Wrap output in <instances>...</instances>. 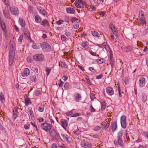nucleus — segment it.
<instances>
[{"label":"nucleus","mask_w":148,"mask_h":148,"mask_svg":"<svg viewBox=\"0 0 148 148\" xmlns=\"http://www.w3.org/2000/svg\"><path fill=\"white\" fill-rule=\"evenodd\" d=\"M139 18L140 21L143 23H145L146 22L145 21L144 12L142 10L139 11Z\"/></svg>","instance_id":"obj_6"},{"label":"nucleus","mask_w":148,"mask_h":148,"mask_svg":"<svg viewBox=\"0 0 148 148\" xmlns=\"http://www.w3.org/2000/svg\"><path fill=\"white\" fill-rule=\"evenodd\" d=\"M8 6L12 14L15 16L18 15L19 14V11L17 7L14 6L11 7L9 4H8Z\"/></svg>","instance_id":"obj_4"},{"label":"nucleus","mask_w":148,"mask_h":148,"mask_svg":"<svg viewBox=\"0 0 148 148\" xmlns=\"http://www.w3.org/2000/svg\"><path fill=\"white\" fill-rule=\"evenodd\" d=\"M74 4L75 6L78 8H82L84 7V6L81 5L79 4V2L77 1H75Z\"/></svg>","instance_id":"obj_24"},{"label":"nucleus","mask_w":148,"mask_h":148,"mask_svg":"<svg viewBox=\"0 0 148 148\" xmlns=\"http://www.w3.org/2000/svg\"><path fill=\"white\" fill-rule=\"evenodd\" d=\"M30 80L32 82H35L36 81V78L34 75L31 74L29 77Z\"/></svg>","instance_id":"obj_27"},{"label":"nucleus","mask_w":148,"mask_h":148,"mask_svg":"<svg viewBox=\"0 0 148 148\" xmlns=\"http://www.w3.org/2000/svg\"><path fill=\"white\" fill-rule=\"evenodd\" d=\"M109 26L112 31L115 30V27L112 24H110Z\"/></svg>","instance_id":"obj_55"},{"label":"nucleus","mask_w":148,"mask_h":148,"mask_svg":"<svg viewBox=\"0 0 148 148\" xmlns=\"http://www.w3.org/2000/svg\"><path fill=\"white\" fill-rule=\"evenodd\" d=\"M81 145L82 147L85 148H90L92 147V145L91 144L87 142H81Z\"/></svg>","instance_id":"obj_8"},{"label":"nucleus","mask_w":148,"mask_h":148,"mask_svg":"<svg viewBox=\"0 0 148 148\" xmlns=\"http://www.w3.org/2000/svg\"><path fill=\"white\" fill-rule=\"evenodd\" d=\"M130 78L128 77H125V78L124 82L126 84H128L129 82Z\"/></svg>","instance_id":"obj_42"},{"label":"nucleus","mask_w":148,"mask_h":148,"mask_svg":"<svg viewBox=\"0 0 148 148\" xmlns=\"http://www.w3.org/2000/svg\"><path fill=\"white\" fill-rule=\"evenodd\" d=\"M64 21L62 19H60L59 20L57 21H56V23L58 25H60L63 23Z\"/></svg>","instance_id":"obj_41"},{"label":"nucleus","mask_w":148,"mask_h":148,"mask_svg":"<svg viewBox=\"0 0 148 148\" xmlns=\"http://www.w3.org/2000/svg\"><path fill=\"white\" fill-rule=\"evenodd\" d=\"M75 100L77 102H79L81 100L82 97L81 95L78 92H76L74 94Z\"/></svg>","instance_id":"obj_15"},{"label":"nucleus","mask_w":148,"mask_h":148,"mask_svg":"<svg viewBox=\"0 0 148 148\" xmlns=\"http://www.w3.org/2000/svg\"><path fill=\"white\" fill-rule=\"evenodd\" d=\"M3 12L4 16L6 18L8 19L10 18L9 15V14L8 13V11L7 10H3Z\"/></svg>","instance_id":"obj_23"},{"label":"nucleus","mask_w":148,"mask_h":148,"mask_svg":"<svg viewBox=\"0 0 148 148\" xmlns=\"http://www.w3.org/2000/svg\"><path fill=\"white\" fill-rule=\"evenodd\" d=\"M90 111L92 112H94L95 111V109L94 108L92 105H90Z\"/></svg>","instance_id":"obj_46"},{"label":"nucleus","mask_w":148,"mask_h":148,"mask_svg":"<svg viewBox=\"0 0 148 148\" xmlns=\"http://www.w3.org/2000/svg\"><path fill=\"white\" fill-rule=\"evenodd\" d=\"M148 32V27L144 29L142 32L143 34L145 35Z\"/></svg>","instance_id":"obj_44"},{"label":"nucleus","mask_w":148,"mask_h":148,"mask_svg":"<svg viewBox=\"0 0 148 148\" xmlns=\"http://www.w3.org/2000/svg\"><path fill=\"white\" fill-rule=\"evenodd\" d=\"M47 72V75H48L51 71V69H50L47 68L45 70Z\"/></svg>","instance_id":"obj_50"},{"label":"nucleus","mask_w":148,"mask_h":148,"mask_svg":"<svg viewBox=\"0 0 148 148\" xmlns=\"http://www.w3.org/2000/svg\"><path fill=\"white\" fill-rule=\"evenodd\" d=\"M78 1L81 3V5H83L84 6L86 3L83 0H78Z\"/></svg>","instance_id":"obj_52"},{"label":"nucleus","mask_w":148,"mask_h":148,"mask_svg":"<svg viewBox=\"0 0 148 148\" xmlns=\"http://www.w3.org/2000/svg\"><path fill=\"white\" fill-rule=\"evenodd\" d=\"M73 113L72 111H70L67 112L66 113V114L67 116H70Z\"/></svg>","instance_id":"obj_60"},{"label":"nucleus","mask_w":148,"mask_h":148,"mask_svg":"<svg viewBox=\"0 0 148 148\" xmlns=\"http://www.w3.org/2000/svg\"><path fill=\"white\" fill-rule=\"evenodd\" d=\"M0 24L2 29L6 28L5 25L3 21L1 19H0Z\"/></svg>","instance_id":"obj_29"},{"label":"nucleus","mask_w":148,"mask_h":148,"mask_svg":"<svg viewBox=\"0 0 148 148\" xmlns=\"http://www.w3.org/2000/svg\"><path fill=\"white\" fill-rule=\"evenodd\" d=\"M32 48L36 49H39L40 48V45L38 44H34L32 45Z\"/></svg>","instance_id":"obj_31"},{"label":"nucleus","mask_w":148,"mask_h":148,"mask_svg":"<svg viewBox=\"0 0 148 148\" xmlns=\"http://www.w3.org/2000/svg\"><path fill=\"white\" fill-rule=\"evenodd\" d=\"M101 127L99 126H97L94 128V130L95 131H97L100 130Z\"/></svg>","instance_id":"obj_61"},{"label":"nucleus","mask_w":148,"mask_h":148,"mask_svg":"<svg viewBox=\"0 0 148 148\" xmlns=\"http://www.w3.org/2000/svg\"><path fill=\"white\" fill-rule=\"evenodd\" d=\"M147 96L146 95H143L142 98V100L144 102H145L147 100Z\"/></svg>","instance_id":"obj_43"},{"label":"nucleus","mask_w":148,"mask_h":148,"mask_svg":"<svg viewBox=\"0 0 148 148\" xmlns=\"http://www.w3.org/2000/svg\"><path fill=\"white\" fill-rule=\"evenodd\" d=\"M80 115V114L78 113H76L73 114L72 116V117H77Z\"/></svg>","instance_id":"obj_48"},{"label":"nucleus","mask_w":148,"mask_h":148,"mask_svg":"<svg viewBox=\"0 0 148 148\" xmlns=\"http://www.w3.org/2000/svg\"><path fill=\"white\" fill-rule=\"evenodd\" d=\"M51 148H57V146L56 144L55 143L53 144L51 146Z\"/></svg>","instance_id":"obj_63"},{"label":"nucleus","mask_w":148,"mask_h":148,"mask_svg":"<svg viewBox=\"0 0 148 148\" xmlns=\"http://www.w3.org/2000/svg\"><path fill=\"white\" fill-rule=\"evenodd\" d=\"M69 84L67 82H66L65 84L64 87L65 89H67L69 88Z\"/></svg>","instance_id":"obj_53"},{"label":"nucleus","mask_w":148,"mask_h":148,"mask_svg":"<svg viewBox=\"0 0 148 148\" xmlns=\"http://www.w3.org/2000/svg\"><path fill=\"white\" fill-rule=\"evenodd\" d=\"M89 70L93 73H95L96 72V70L94 68L91 67L89 68Z\"/></svg>","instance_id":"obj_49"},{"label":"nucleus","mask_w":148,"mask_h":148,"mask_svg":"<svg viewBox=\"0 0 148 148\" xmlns=\"http://www.w3.org/2000/svg\"><path fill=\"white\" fill-rule=\"evenodd\" d=\"M25 102L26 105H28L31 103L30 99L28 98H27L25 99Z\"/></svg>","instance_id":"obj_37"},{"label":"nucleus","mask_w":148,"mask_h":148,"mask_svg":"<svg viewBox=\"0 0 148 148\" xmlns=\"http://www.w3.org/2000/svg\"><path fill=\"white\" fill-rule=\"evenodd\" d=\"M15 56V52L13 49L9 51V64L10 66L12 65L13 63Z\"/></svg>","instance_id":"obj_2"},{"label":"nucleus","mask_w":148,"mask_h":148,"mask_svg":"<svg viewBox=\"0 0 148 148\" xmlns=\"http://www.w3.org/2000/svg\"><path fill=\"white\" fill-rule=\"evenodd\" d=\"M33 7L32 6H30L29 7V11L30 13L32 14H33L34 12L33 11Z\"/></svg>","instance_id":"obj_38"},{"label":"nucleus","mask_w":148,"mask_h":148,"mask_svg":"<svg viewBox=\"0 0 148 148\" xmlns=\"http://www.w3.org/2000/svg\"><path fill=\"white\" fill-rule=\"evenodd\" d=\"M81 46L82 47L85 49H88V43L86 41L83 42L81 44Z\"/></svg>","instance_id":"obj_26"},{"label":"nucleus","mask_w":148,"mask_h":148,"mask_svg":"<svg viewBox=\"0 0 148 148\" xmlns=\"http://www.w3.org/2000/svg\"><path fill=\"white\" fill-rule=\"evenodd\" d=\"M51 125L49 123H44L40 125L41 128L46 131H49L51 128Z\"/></svg>","instance_id":"obj_3"},{"label":"nucleus","mask_w":148,"mask_h":148,"mask_svg":"<svg viewBox=\"0 0 148 148\" xmlns=\"http://www.w3.org/2000/svg\"><path fill=\"white\" fill-rule=\"evenodd\" d=\"M101 105L102 110H104L106 108V103L104 101H102L101 102Z\"/></svg>","instance_id":"obj_25"},{"label":"nucleus","mask_w":148,"mask_h":148,"mask_svg":"<svg viewBox=\"0 0 148 148\" xmlns=\"http://www.w3.org/2000/svg\"><path fill=\"white\" fill-rule=\"evenodd\" d=\"M74 28L75 29H77L79 27V25L78 23L75 24L73 25Z\"/></svg>","instance_id":"obj_57"},{"label":"nucleus","mask_w":148,"mask_h":148,"mask_svg":"<svg viewBox=\"0 0 148 148\" xmlns=\"http://www.w3.org/2000/svg\"><path fill=\"white\" fill-rule=\"evenodd\" d=\"M3 30L4 32L5 37L7 39H9L10 35V33L6 30V28L3 29Z\"/></svg>","instance_id":"obj_21"},{"label":"nucleus","mask_w":148,"mask_h":148,"mask_svg":"<svg viewBox=\"0 0 148 148\" xmlns=\"http://www.w3.org/2000/svg\"><path fill=\"white\" fill-rule=\"evenodd\" d=\"M62 124V125L63 128L65 129V128L68 125L67 121V120L64 119H62L60 121Z\"/></svg>","instance_id":"obj_16"},{"label":"nucleus","mask_w":148,"mask_h":148,"mask_svg":"<svg viewBox=\"0 0 148 148\" xmlns=\"http://www.w3.org/2000/svg\"><path fill=\"white\" fill-rule=\"evenodd\" d=\"M122 51L124 52H128L131 51V50L128 48L127 47H121Z\"/></svg>","instance_id":"obj_34"},{"label":"nucleus","mask_w":148,"mask_h":148,"mask_svg":"<svg viewBox=\"0 0 148 148\" xmlns=\"http://www.w3.org/2000/svg\"><path fill=\"white\" fill-rule=\"evenodd\" d=\"M37 9L40 13L44 16L46 15V12L45 10L42 7L40 6H38Z\"/></svg>","instance_id":"obj_13"},{"label":"nucleus","mask_w":148,"mask_h":148,"mask_svg":"<svg viewBox=\"0 0 148 148\" xmlns=\"http://www.w3.org/2000/svg\"><path fill=\"white\" fill-rule=\"evenodd\" d=\"M126 116L124 115L122 116L121 118V126L123 128H125L126 127Z\"/></svg>","instance_id":"obj_7"},{"label":"nucleus","mask_w":148,"mask_h":148,"mask_svg":"<svg viewBox=\"0 0 148 148\" xmlns=\"http://www.w3.org/2000/svg\"><path fill=\"white\" fill-rule=\"evenodd\" d=\"M90 97L92 100H93L95 98V95L92 93L91 94Z\"/></svg>","instance_id":"obj_54"},{"label":"nucleus","mask_w":148,"mask_h":148,"mask_svg":"<svg viewBox=\"0 0 148 148\" xmlns=\"http://www.w3.org/2000/svg\"><path fill=\"white\" fill-rule=\"evenodd\" d=\"M29 113L32 119H33L34 118V115L31 108L29 109Z\"/></svg>","instance_id":"obj_32"},{"label":"nucleus","mask_w":148,"mask_h":148,"mask_svg":"<svg viewBox=\"0 0 148 148\" xmlns=\"http://www.w3.org/2000/svg\"><path fill=\"white\" fill-rule=\"evenodd\" d=\"M33 59L36 61H42L44 59V56L41 54H38L34 55L33 57Z\"/></svg>","instance_id":"obj_5"},{"label":"nucleus","mask_w":148,"mask_h":148,"mask_svg":"<svg viewBox=\"0 0 148 148\" xmlns=\"http://www.w3.org/2000/svg\"><path fill=\"white\" fill-rule=\"evenodd\" d=\"M34 19L37 23H40L41 21L42 18L39 15H36Z\"/></svg>","instance_id":"obj_19"},{"label":"nucleus","mask_w":148,"mask_h":148,"mask_svg":"<svg viewBox=\"0 0 148 148\" xmlns=\"http://www.w3.org/2000/svg\"><path fill=\"white\" fill-rule=\"evenodd\" d=\"M102 47H103L106 49L108 47V46L107 45L106 42H105L102 44Z\"/></svg>","instance_id":"obj_45"},{"label":"nucleus","mask_w":148,"mask_h":148,"mask_svg":"<svg viewBox=\"0 0 148 148\" xmlns=\"http://www.w3.org/2000/svg\"><path fill=\"white\" fill-rule=\"evenodd\" d=\"M123 135L122 132L121 131L119 132L118 134L117 137L118 138H121Z\"/></svg>","instance_id":"obj_51"},{"label":"nucleus","mask_w":148,"mask_h":148,"mask_svg":"<svg viewBox=\"0 0 148 148\" xmlns=\"http://www.w3.org/2000/svg\"><path fill=\"white\" fill-rule=\"evenodd\" d=\"M61 136L63 137L64 139L67 140H68L69 136L68 135L66 134H61Z\"/></svg>","instance_id":"obj_39"},{"label":"nucleus","mask_w":148,"mask_h":148,"mask_svg":"<svg viewBox=\"0 0 148 148\" xmlns=\"http://www.w3.org/2000/svg\"><path fill=\"white\" fill-rule=\"evenodd\" d=\"M45 105L44 104L41 105L38 108V111L40 112H42L43 111Z\"/></svg>","instance_id":"obj_30"},{"label":"nucleus","mask_w":148,"mask_h":148,"mask_svg":"<svg viewBox=\"0 0 148 148\" xmlns=\"http://www.w3.org/2000/svg\"><path fill=\"white\" fill-rule=\"evenodd\" d=\"M40 46L43 51L48 52L51 50L50 46L47 43L42 42L40 44Z\"/></svg>","instance_id":"obj_1"},{"label":"nucleus","mask_w":148,"mask_h":148,"mask_svg":"<svg viewBox=\"0 0 148 148\" xmlns=\"http://www.w3.org/2000/svg\"><path fill=\"white\" fill-rule=\"evenodd\" d=\"M24 34L25 36L27 37L30 36V33L28 31H25L24 32Z\"/></svg>","instance_id":"obj_59"},{"label":"nucleus","mask_w":148,"mask_h":148,"mask_svg":"<svg viewBox=\"0 0 148 148\" xmlns=\"http://www.w3.org/2000/svg\"><path fill=\"white\" fill-rule=\"evenodd\" d=\"M104 60L102 59H97L96 60V61L99 64H101L104 62Z\"/></svg>","instance_id":"obj_36"},{"label":"nucleus","mask_w":148,"mask_h":148,"mask_svg":"<svg viewBox=\"0 0 148 148\" xmlns=\"http://www.w3.org/2000/svg\"><path fill=\"white\" fill-rule=\"evenodd\" d=\"M145 84V79L144 77H141L139 81V85L140 87H143Z\"/></svg>","instance_id":"obj_9"},{"label":"nucleus","mask_w":148,"mask_h":148,"mask_svg":"<svg viewBox=\"0 0 148 148\" xmlns=\"http://www.w3.org/2000/svg\"><path fill=\"white\" fill-rule=\"evenodd\" d=\"M117 127V121H115L112 124V132H114L116 130Z\"/></svg>","instance_id":"obj_17"},{"label":"nucleus","mask_w":148,"mask_h":148,"mask_svg":"<svg viewBox=\"0 0 148 148\" xmlns=\"http://www.w3.org/2000/svg\"><path fill=\"white\" fill-rule=\"evenodd\" d=\"M41 25L44 26H48L49 25L48 21L45 19L42 21Z\"/></svg>","instance_id":"obj_20"},{"label":"nucleus","mask_w":148,"mask_h":148,"mask_svg":"<svg viewBox=\"0 0 148 148\" xmlns=\"http://www.w3.org/2000/svg\"><path fill=\"white\" fill-rule=\"evenodd\" d=\"M113 34L116 37H117L118 36V33L117 31L116 30H115L113 31Z\"/></svg>","instance_id":"obj_56"},{"label":"nucleus","mask_w":148,"mask_h":148,"mask_svg":"<svg viewBox=\"0 0 148 148\" xmlns=\"http://www.w3.org/2000/svg\"><path fill=\"white\" fill-rule=\"evenodd\" d=\"M77 20L79 21L75 18H72L71 21L72 23L74 22L75 21H77Z\"/></svg>","instance_id":"obj_62"},{"label":"nucleus","mask_w":148,"mask_h":148,"mask_svg":"<svg viewBox=\"0 0 148 148\" xmlns=\"http://www.w3.org/2000/svg\"><path fill=\"white\" fill-rule=\"evenodd\" d=\"M61 38L62 40L63 41L65 42L68 40L67 38L63 35H61Z\"/></svg>","instance_id":"obj_35"},{"label":"nucleus","mask_w":148,"mask_h":148,"mask_svg":"<svg viewBox=\"0 0 148 148\" xmlns=\"http://www.w3.org/2000/svg\"><path fill=\"white\" fill-rule=\"evenodd\" d=\"M66 11L67 12L69 13L74 14L75 12V9L71 8H67Z\"/></svg>","instance_id":"obj_18"},{"label":"nucleus","mask_w":148,"mask_h":148,"mask_svg":"<svg viewBox=\"0 0 148 148\" xmlns=\"http://www.w3.org/2000/svg\"><path fill=\"white\" fill-rule=\"evenodd\" d=\"M92 34L93 36L94 37H96L97 38H99V34L98 33L96 32H92Z\"/></svg>","instance_id":"obj_33"},{"label":"nucleus","mask_w":148,"mask_h":148,"mask_svg":"<svg viewBox=\"0 0 148 148\" xmlns=\"http://www.w3.org/2000/svg\"><path fill=\"white\" fill-rule=\"evenodd\" d=\"M29 73V70L28 68H25L21 72V74L23 77L27 76Z\"/></svg>","instance_id":"obj_11"},{"label":"nucleus","mask_w":148,"mask_h":148,"mask_svg":"<svg viewBox=\"0 0 148 148\" xmlns=\"http://www.w3.org/2000/svg\"><path fill=\"white\" fill-rule=\"evenodd\" d=\"M110 64L112 67H114V62L113 60L111 59L110 60Z\"/></svg>","instance_id":"obj_47"},{"label":"nucleus","mask_w":148,"mask_h":148,"mask_svg":"<svg viewBox=\"0 0 148 148\" xmlns=\"http://www.w3.org/2000/svg\"><path fill=\"white\" fill-rule=\"evenodd\" d=\"M106 91L108 95L112 96L114 94V91L113 88L111 87H108L106 88Z\"/></svg>","instance_id":"obj_10"},{"label":"nucleus","mask_w":148,"mask_h":148,"mask_svg":"<svg viewBox=\"0 0 148 148\" xmlns=\"http://www.w3.org/2000/svg\"><path fill=\"white\" fill-rule=\"evenodd\" d=\"M52 137L53 139L57 140H60L61 139L59 133L56 132H54L53 134L52 135Z\"/></svg>","instance_id":"obj_12"},{"label":"nucleus","mask_w":148,"mask_h":148,"mask_svg":"<svg viewBox=\"0 0 148 148\" xmlns=\"http://www.w3.org/2000/svg\"><path fill=\"white\" fill-rule=\"evenodd\" d=\"M143 136L148 138V133L144 132L143 133Z\"/></svg>","instance_id":"obj_64"},{"label":"nucleus","mask_w":148,"mask_h":148,"mask_svg":"<svg viewBox=\"0 0 148 148\" xmlns=\"http://www.w3.org/2000/svg\"><path fill=\"white\" fill-rule=\"evenodd\" d=\"M4 100V95L1 92H0V101H3Z\"/></svg>","instance_id":"obj_40"},{"label":"nucleus","mask_w":148,"mask_h":148,"mask_svg":"<svg viewBox=\"0 0 148 148\" xmlns=\"http://www.w3.org/2000/svg\"><path fill=\"white\" fill-rule=\"evenodd\" d=\"M114 143L116 145H119L121 146H122L123 145V142L121 138H118L117 140L114 141Z\"/></svg>","instance_id":"obj_14"},{"label":"nucleus","mask_w":148,"mask_h":148,"mask_svg":"<svg viewBox=\"0 0 148 148\" xmlns=\"http://www.w3.org/2000/svg\"><path fill=\"white\" fill-rule=\"evenodd\" d=\"M19 21L20 25L23 27H24L25 26V20L22 18H20Z\"/></svg>","instance_id":"obj_22"},{"label":"nucleus","mask_w":148,"mask_h":148,"mask_svg":"<svg viewBox=\"0 0 148 148\" xmlns=\"http://www.w3.org/2000/svg\"><path fill=\"white\" fill-rule=\"evenodd\" d=\"M13 117L14 120H15L16 119L17 116V114H18L17 110L16 109H15L14 110H13Z\"/></svg>","instance_id":"obj_28"},{"label":"nucleus","mask_w":148,"mask_h":148,"mask_svg":"<svg viewBox=\"0 0 148 148\" xmlns=\"http://www.w3.org/2000/svg\"><path fill=\"white\" fill-rule=\"evenodd\" d=\"M103 75L101 74L97 76L96 77L97 79H101L103 77Z\"/></svg>","instance_id":"obj_58"}]
</instances>
